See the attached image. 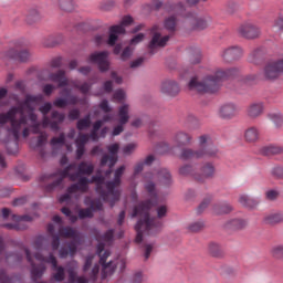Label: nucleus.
<instances>
[{
  "mask_svg": "<svg viewBox=\"0 0 283 283\" xmlns=\"http://www.w3.org/2000/svg\"><path fill=\"white\" fill-rule=\"evenodd\" d=\"M179 175L180 176H191V178L196 179V176H198V172H196L192 165L187 164L179 168Z\"/></svg>",
  "mask_w": 283,
  "mask_h": 283,
  "instance_id": "46",
  "label": "nucleus"
},
{
  "mask_svg": "<svg viewBox=\"0 0 283 283\" xmlns=\"http://www.w3.org/2000/svg\"><path fill=\"white\" fill-rule=\"evenodd\" d=\"M263 222L264 224H270L271 227L280 224V222H283V212H271L265 214Z\"/></svg>",
  "mask_w": 283,
  "mask_h": 283,
  "instance_id": "35",
  "label": "nucleus"
},
{
  "mask_svg": "<svg viewBox=\"0 0 283 283\" xmlns=\"http://www.w3.org/2000/svg\"><path fill=\"white\" fill-rule=\"evenodd\" d=\"M238 112H240V109L235 104L227 103L219 108V116L223 120H231L232 118H235V116H238Z\"/></svg>",
  "mask_w": 283,
  "mask_h": 283,
  "instance_id": "25",
  "label": "nucleus"
},
{
  "mask_svg": "<svg viewBox=\"0 0 283 283\" xmlns=\"http://www.w3.org/2000/svg\"><path fill=\"white\" fill-rule=\"evenodd\" d=\"M42 98L43 95H27L22 104L11 106L8 112L0 114V127H3V125H8L9 123L7 132L10 136H13L15 143L21 138V134L23 138L30 136L25 107H30V103H39Z\"/></svg>",
  "mask_w": 283,
  "mask_h": 283,
  "instance_id": "1",
  "label": "nucleus"
},
{
  "mask_svg": "<svg viewBox=\"0 0 283 283\" xmlns=\"http://www.w3.org/2000/svg\"><path fill=\"white\" fill-rule=\"evenodd\" d=\"M102 240H103V242H108V243L114 242V229H111V230L106 231L102 235Z\"/></svg>",
  "mask_w": 283,
  "mask_h": 283,
  "instance_id": "64",
  "label": "nucleus"
},
{
  "mask_svg": "<svg viewBox=\"0 0 283 283\" xmlns=\"http://www.w3.org/2000/svg\"><path fill=\"white\" fill-rule=\"evenodd\" d=\"M11 220H13V222H18V224H21L22 222H32V217L28 214H12Z\"/></svg>",
  "mask_w": 283,
  "mask_h": 283,
  "instance_id": "53",
  "label": "nucleus"
},
{
  "mask_svg": "<svg viewBox=\"0 0 283 283\" xmlns=\"http://www.w3.org/2000/svg\"><path fill=\"white\" fill-rule=\"evenodd\" d=\"M237 32L239 36L247 39L248 41H253L262 36V29L251 21L241 23L238 27Z\"/></svg>",
  "mask_w": 283,
  "mask_h": 283,
  "instance_id": "13",
  "label": "nucleus"
},
{
  "mask_svg": "<svg viewBox=\"0 0 283 283\" xmlns=\"http://www.w3.org/2000/svg\"><path fill=\"white\" fill-rule=\"evenodd\" d=\"M108 56H109V52L107 51L94 52L88 56V63H95L99 72H108L109 71V61L107 60Z\"/></svg>",
  "mask_w": 283,
  "mask_h": 283,
  "instance_id": "16",
  "label": "nucleus"
},
{
  "mask_svg": "<svg viewBox=\"0 0 283 283\" xmlns=\"http://www.w3.org/2000/svg\"><path fill=\"white\" fill-rule=\"evenodd\" d=\"M244 227H247V221L244 219H233L226 223V229H232L233 231L244 229Z\"/></svg>",
  "mask_w": 283,
  "mask_h": 283,
  "instance_id": "43",
  "label": "nucleus"
},
{
  "mask_svg": "<svg viewBox=\"0 0 283 283\" xmlns=\"http://www.w3.org/2000/svg\"><path fill=\"white\" fill-rule=\"evenodd\" d=\"M66 273L70 283H90V279L85 275H78V261L76 260L66 263Z\"/></svg>",
  "mask_w": 283,
  "mask_h": 283,
  "instance_id": "19",
  "label": "nucleus"
},
{
  "mask_svg": "<svg viewBox=\"0 0 283 283\" xmlns=\"http://www.w3.org/2000/svg\"><path fill=\"white\" fill-rule=\"evenodd\" d=\"M244 139L247 143L253 144L260 140V129L255 126H251L244 132Z\"/></svg>",
  "mask_w": 283,
  "mask_h": 283,
  "instance_id": "33",
  "label": "nucleus"
},
{
  "mask_svg": "<svg viewBox=\"0 0 283 283\" xmlns=\"http://www.w3.org/2000/svg\"><path fill=\"white\" fill-rule=\"evenodd\" d=\"M132 23H134V18H132V15H125L122 19L120 24H115L109 28L107 45H109L111 48L115 46L113 50L114 54L118 55L120 54V52H123V44H116V41H118L119 34H125L126 25H132Z\"/></svg>",
  "mask_w": 283,
  "mask_h": 283,
  "instance_id": "9",
  "label": "nucleus"
},
{
  "mask_svg": "<svg viewBox=\"0 0 283 283\" xmlns=\"http://www.w3.org/2000/svg\"><path fill=\"white\" fill-rule=\"evenodd\" d=\"M125 174V166H120L115 170L114 179L105 181V177L101 175L93 176V182L96 184V192L101 196L104 202H109L111 208L120 200V185L123 175Z\"/></svg>",
  "mask_w": 283,
  "mask_h": 283,
  "instance_id": "5",
  "label": "nucleus"
},
{
  "mask_svg": "<svg viewBox=\"0 0 283 283\" xmlns=\"http://www.w3.org/2000/svg\"><path fill=\"white\" fill-rule=\"evenodd\" d=\"M29 113H28V120H30L31 124V132L32 134H41V124L39 123V117L35 115L34 109L32 107H28Z\"/></svg>",
  "mask_w": 283,
  "mask_h": 283,
  "instance_id": "32",
  "label": "nucleus"
},
{
  "mask_svg": "<svg viewBox=\"0 0 283 283\" xmlns=\"http://www.w3.org/2000/svg\"><path fill=\"white\" fill-rule=\"evenodd\" d=\"M94 262V255H87L84 261V265L82 268L83 273H87L92 269V264Z\"/></svg>",
  "mask_w": 283,
  "mask_h": 283,
  "instance_id": "58",
  "label": "nucleus"
},
{
  "mask_svg": "<svg viewBox=\"0 0 283 283\" xmlns=\"http://www.w3.org/2000/svg\"><path fill=\"white\" fill-rule=\"evenodd\" d=\"M57 6L60 9H62L64 12H73L75 6L74 0H56Z\"/></svg>",
  "mask_w": 283,
  "mask_h": 283,
  "instance_id": "48",
  "label": "nucleus"
},
{
  "mask_svg": "<svg viewBox=\"0 0 283 283\" xmlns=\"http://www.w3.org/2000/svg\"><path fill=\"white\" fill-rule=\"evenodd\" d=\"M144 189L148 193L149 198L158 200V188H156V182H154V180L146 178Z\"/></svg>",
  "mask_w": 283,
  "mask_h": 283,
  "instance_id": "36",
  "label": "nucleus"
},
{
  "mask_svg": "<svg viewBox=\"0 0 283 283\" xmlns=\"http://www.w3.org/2000/svg\"><path fill=\"white\" fill-rule=\"evenodd\" d=\"M133 54H134V50H132V46H126L120 54V60L129 61V59H132Z\"/></svg>",
  "mask_w": 283,
  "mask_h": 283,
  "instance_id": "60",
  "label": "nucleus"
},
{
  "mask_svg": "<svg viewBox=\"0 0 283 283\" xmlns=\"http://www.w3.org/2000/svg\"><path fill=\"white\" fill-rule=\"evenodd\" d=\"M118 117L120 125H127L129 123V105L124 104L119 107Z\"/></svg>",
  "mask_w": 283,
  "mask_h": 283,
  "instance_id": "42",
  "label": "nucleus"
},
{
  "mask_svg": "<svg viewBox=\"0 0 283 283\" xmlns=\"http://www.w3.org/2000/svg\"><path fill=\"white\" fill-rule=\"evenodd\" d=\"M216 176V166L212 163H205L200 167V174L195 175L197 182H205L211 180Z\"/></svg>",
  "mask_w": 283,
  "mask_h": 283,
  "instance_id": "20",
  "label": "nucleus"
},
{
  "mask_svg": "<svg viewBox=\"0 0 283 283\" xmlns=\"http://www.w3.org/2000/svg\"><path fill=\"white\" fill-rule=\"evenodd\" d=\"M61 238H78V232L72 227H61L59 229Z\"/></svg>",
  "mask_w": 283,
  "mask_h": 283,
  "instance_id": "44",
  "label": "nucleus"
},
{
  "mask_svg": "<svg viewBox=\"0 0 283 283\" xmlns=\"http://www.w3.org/2000/svg\"><path fill=\"white\" fill-rule=\"evenodd\" d=\"M248 118L255 120V118H260L262 114H264V104L262 102L251 103L245 111Z\"/></svg>",
  "mask_w": 283,
  "mask_h": 283,
  "instance_id": "26",
  "label": "nucleus"
},
{
  "mask_svg": "<svg viewBox=\"0 0 283 283\" xmlns=\"http://www.w3.org/2000/svg\"><path fill=\"white\" fill-rule=\"evenodd\" d=\"M233 211V206L229 202L217 203L213 206V213L216 216H227V213H231Z\"/></svg>",
  "mask_w": 283,
  "mask_h": 283,
  "instance_id": "37",
  "label": "nucleus"
},
{
  "mask_svg": "<svg viewBox=\"0 0 283 283\" xmlns=\"http://www.w3.org/2000/svg\"><path fill=\"white\" fill-rule=\"evenodd\" d=\"M80 220H85V218H94V212L90 208L81 209L78 211Z\"/></svg>",
  "mask_w": 283,
  "mask_h": 283,
  "instance_id": "55",
  "label": "nucleus"
},
{
  "mask_svg": "<svg viewBox=\"0 0 283 283\" xmlns=\"http://www.w3.org/2000/svg\"><path fill=\"white\" fill-rule=\"evenodd\" d=\"M92 127V115L87 114L83 118L78 119L76 123V129L78 132H85Z\"/></svg>",
  "mask_w": 283,
  "mask_h": 283,
  "instance_id": "41",
  "label": "nucleus"
},
{
  "mask_svg": "<svg viewBox=\"0 0 283 283\" xmlns=\"http://www.w3.org/2000/svg\"><path fill=\"white\" fill-rule=\"evenodd\" d=\"M69 120H78L81 118V111L78 108H73L69 112Z\"/></svg>",
  "mask_w": 283,
  "mask_h": 283,
  "instance_id": "62",
  "label": "nucleus"
},
{
  "mask_svg": "<svg viewBox=\"0 0 283 283\" xmlns=\"http://www.w3.org/2000/svg\"><path fill=\"white\" fill-rule=\"evenodd\" d=\"M219 154L218 147L213 145L211 136H199V148H182L179 155L181 160H200V158H217Z\"/></svg>",
  "mask_w": 283,
  "mask_h": 283,
  "instance_id": "6",
  "label": "nucleus"
},
{
  "mask_svg": "<svg viewBox=\"0 0 283 283\" xmlns=\"http://www.w3.org/2000/svg\"><path fill=\"white\" fill-rule=\"evenodd\" d=\"M94 174V164L92 161H81L77 166L76 163H72L64 169H57L53 174L42 175L40 177L41 182L46 180H54L46 185V191H54L57 187L63 185L64 178H70L72 182H76L82 176H92Z\"/></svg>",
  "mask_w": 283,
  "mask_h": 283,
  "instance_id": "3",
  "label": "nucleus"
},
{
  "mask_svg": "<svg viewBox=\"0 0 283 283\" xmlns=\"http://www.w3.org/2000/svg\"><path fill=\"white\" fill-rule=\"evenodd\" d=\"M249 62L253 63V65H260L261 63H264V49H254L249 55Z\"/></svg>",
  "mask_w": 283,
  "mask_h": 283,
  "instance_id": "34",
  "label": "nucleus"
},
{
  "mask_svg": "<svg viewBox=\"0 0 283 283\" xmlns=\"http://www.w3.org/2000/svg\"><path fill=\"white\" fill-rule=\"evenodd\" d=\"M202 229H205V222L202 221L192 222L188 226V231H190V233H198L202 231Z\"/></svg>",
  "mask_w": 283,
  "mask_h": 283,
  "instance_id": "51",
  "label": "nucleus"
},
{
  "mask_svg": "<svg viewBox=\"0 0 283 283\" xmlns=\"http://www.w3.org/2000/svg\"><path fill=\"white\" fill-rule=\"evenodd\" d=\"M270 253L274 260H283V244L273 245Z\"/></svg>",
  "mask_w": 283,
  "mask_h": 283,
  "instance_id": "49",
  "label": "nucleus"
},
{
  "mask_svg": "<svg viewBox=\"0 0 283 283\" xmlns=\"http://www.w3.org/2000/svg\"><path fill=\"white\" fill-rule=\"evenodd\" d=\"M239 202L240 205H242V207H247L248 209H253V207H258V200L247 195H241L239 197Z\"/></svg>",
  "mask_w": 283,
  "mask_h": 283,
  "instance_id": "45",
  "label": "nucleus"
},
{
  "mask_svg": "<svg viewBox=\"0 0 283 283\" xmlns=\"http://www.w3.org/2000/svg\"><path fill=\"white\" fill-rule=\"evenodd\" d=\"M244 52L240 46H228L220 51V59L223 63H233L235 61H240Z\"/></svg>",
  "mask_w": 283,
  "mask_h": 283,
  "instance_id": "17",
  "label": "nucleus"
},
{
  "mask_svg": "<svg viewBox=\"0 0 283 283\" xmlns=\"http://www.w3.org/2000/svg\"><path fill=\"white\" fill-rule=\"evenodd\" d=\"M157 178L163 187H171V185H174V177L171 176V171L167 168L159 169L157 171Z\"/></svg>",
  "mask_w": 283,
  "mask_h": 283,
  "instance_id": "29",
  "label": "nucleus"
},
{
  "mask_svg": "<svg viewBox=\"0 0 283 283\" xmlns=\"http://www.w3.org/2000/svg\"><path fill=\"white\" fill-rule=\"evenodd\" d=\"M164 9L166 12L177 14V17H186L185 23L188 25L189 30H207L209 28V20L202 17H198V14L193 12H188L185 14V4L182 2H171L168 1L164 4Z\"/></svg>",
  "mask_w": 283,
  "mask_h": 283,
  "instance_id": "7",
  "label": "nucleus"
},
{
  "mask_svg": "<svg viewBox=\"0 0 283 283\" xmlns=\"http://www.w3.org/2000/svg\"><path fill=\"white\" fill-rule=\"evenodd\" d=\"M208 253H210L212 258H224V250L222 249V245L216 242H210L208 244Z\"/></svg>",
  "mask_w": 283,
  "mask_h": 283,
  "instance_id": "38",
  "label": "nucleus"
},
{
  "mask_svg": "<svg viewBox=\"0 0 283 283\" xmlns=\"http://www.w3.org/2000/svg\"><path fill=\"white\" fill-rule=\"evenodd\" d=\"M24 253L27 255L28 262L31 264V279L33 282H36L38 280H41L48 270L44 263L35 264L32 260V253L30 252V249L24 248Z\"/></svg>",
  "mask_w": 283,
  "mask_h": 283,
  "instance_id": "18",
  "label": "nucleus"
},
{
  "mask_svg": "<svg viewBox=\"0 0 283 283\" xmlns=\"http://www.w3.org/2000/svg\"><path fill=\"white\" fill-rule=\"evenodd\" d=\"M60 96L64 97H57L53 101L54 107H57L59 109H65L67 105H78V96L72 95L70 88H62L60 91Z\"/></svg>",
  "mask_w": 283,
  "mask_h": 283,
  "instance_id": "15",
  "label": "nucleus"
},
{
  "mask_svg": "<svg viewBox=\"0 0 283 283\" xmlns=\"http://www.w3.org/2000/svg\"><path fill=\"white\" fill-rule=\"evenodd\" d=\"M151 207H154V203L148 199L142 201L133 210L132 218L139 216V220L135 226V231H137L135 242L137 244L143 242V233H146V235H157V233L163 231V221H160V218H165L167 216V206H159L157 208V218L150 217L149 211H151Z\"/></svg>",
  "mask_w": 283,
  "mask_h": 283,
  "instance_id": "2",
  "label": "nucleus"
},
{
  "mask_svg": "<svg viewBox=\"0 0 283 283\" xmlns=\"http://www.w3.org/2000/svg\"><path fill=\"white\" fill-rule=\"evenodd\" d=\"M151 33H153V38L148 44V52L151 56H154V54H156V52H158L160 48H165V45H167V42L169 41L170 36L169 35L163 36L158 32V25H154L151 28Z\"/></svg>",
  "mask_w": 283,
  "mask_h": 283,
  "instance_id": "14",
  "label": "nucleus"
},
{
  "mask_svg": "<svg viewBox=\"0 0 283 283\" xmlns=\"http://www.w3.org/2000/svg\"><path fill=\"white\" fill-rule=\"evenodd\" d=\"M92 182H96L94 181V177H92L91 180L87 177H80L76 184H73L67 188V191L69 193H76L78 191H81V193H87Z\"/></svg>",
  "mask_w": 283,
  "mask_h": 283,
  "instance_id": "21",
  "label": "nucleus"
},
{
  "mask_svg": "<svg viewBox=\"0 0 283 283\" xmlns=\"http://www.w3.org/2000/svg\"><path fill=\"white\" fill-rule=\"evenodd\" d=\"M63 43V34L54 33L42 38V45L43 48H56Z\"/></svg>",
  "mask_w": 283,
  "mask_h": 283,
  "instance_id": "28",
  "label": "nucleus"
},
{
  "mask_svg": "<svg viewBox=\"0 0 283 283\" xmlns=\"http://www.w3.org/2000/svg\"><path fill=\"white\" fill-rule=\"evenodd\" d=\"M35 260L39 262H45L46 264H51L53 269L52 279L54 282H63L65 280V268L59 265V261H56V256L53 253H50L49 256H44L41 253L34 254Z\"/></svg>",
  "mask_w": 283,
  "mask_h": 283,
  "instance_id": "11",
  "label": "nucleus"
},
{
  "mask_svg": "<svg viewBox=\"0 0 283 283\" xmlns=\"http://www.w3.org/2000/svg\"><path fill=\"white\" fill-rule=\"evenodd\" d=\"M14 276L8 275V272L6 270H0V283H13Z\"/></svg>",
  "mask_w": 283,
  "mask_h": 283,
  "instance_id": "56",
  "label": "nucleus"
},
{
  "mask_svg": "<svg viewBox=\"0 0 283 283\" xmlns=\"http://www.w3.org/2000/svg\"><path fill=\"white\" fill-rule=\"evenodd\" d=\"M88 140L90 136L87 134H80L78 137L75 139V145L80 147H85Z\"/></svg>",
  "mask_w": 283,
  "mask_h": 283,
  "instance_id": "54",
  "label": "nucleus"
},
{
  "mask_svg": "<svg viewBox=\"0 0 283 283\" xmlns=\"http://www.w3.org/2000/svg\"><path fill=\"white\" fill-rule=\"evenodd\" d=\"M238 74H240V70L237 67L219 69L213 75H208L203 80L192 77L188 83V88L199 94H216L220 90L222 81L233 78Z\"/></svg>",
  "mask_w": 283,
  "mask_h": 283,
  "instance_id": "4",
  "label": "nucleus"
},
{
  "mask_svg": "<svg viewBox=\"0 0 283 283\" xmlns=\"http://www.w3.org/2000/svg\"><path fill=\"white\" fill-rule=\"evenodd\" d=\"M50 145L51 147H63L65 145V133H61L59 137H53Z\"/></svg>",
  "mask_w": 283,
  "mask_h": 283,
  "instance_id": "50",
  "label": "nucleus"
},
{
  "mask_svg": "<svg viewBox=\"0 0 283 283\" xmlns=\"http://www.w3.org/2000/svg\"><path fill=\"white\" fill-rule=\"evenodd\" d=\"M266 200L275 201L280 198V190L271 189L265 192Z\"/></svg>",
  "mask_w": 283,
  "mask_h": 283,
  "instance_id": "57",
  "label": "nucleus"
},
{
  "mask_svg": "<svg viewBox=\"0 0 283 283\" xmlns=\"http://www.w3.org/2000/svg\"><path fill=\"white\" fill-rule=\"evenodd\" d=\"M1 227H3L4 229H9V231H23L25 229H28L27 226H23L21 223H4V224H1Z\"/></svg>",
  "mask_w": 283,
  "mask_h": 283,
  "instance_id": "52",
  "label": "nucleus"
},
{
  "mask_svg": "<svg viewBox=\"0 0 283 283\" xmlns=\"http://www.w3.org/2000/svg\"><path fill=\"white\" fill-rule=\"evenodd\" d=\"M97 255L99 256V264H102L103 270H102V277L105 279L109 275L114 274V271H116V264H114V262H107V258L111 255L109 250L105 251V243L104 242H99L97 244V251H96Z\"/></svg>",
  "mask_w": 283,
  "mask_h": 283,
  "instance_id": "12",
  "label": "nucleus"
},
{
  "mask_svg": "<svg viewBox=\"0 0 283 283\" xmlns=\"http://www.w3.org/2000/svg\"><path fill=\"white\" fill-rule=\"evenodd\" d=\"M91 211H103V202L101 199L91 200Z\"/></svg>",
  "mask_w": 283,
  "mask_h": 283,
  "instance_id": "61",
  "label": "nucleus"
},
{
  "mask_svg": "<svg viewBox=\"0 0 283 283\" xmlns=\"http://www.w3.org/2000/svg\"><path fill=\"white\" fill-rule=\"evenodd\" d=\"M261 154L262 156H277V154H283V147L275 145L264 146L261 149Z\"/></svg>",
  "mask_w": 283,
  "mask_h": 283,
  "instance_id": "40",
  "label": "nucleus"
},
{
  "mask_svg": "<svg viewBox=\"0 0 283 283\" xmlns=\"http://www.w3.org/2000/svg\"><path fill=\"white\" fill-rule=\"evenodd\" d=\"M7 56L18 63H28L32 59V53L28 49H11L8 51Z\"/></svg>",
  "mask_w": 283,
  "mask_h": 283,
  "instance_id": "22",
  "label": "nucleus"
},
{
  "mask_svg": "<svg viewBox=\"0 0 283 283\" xmlns=\"http://www.w3.org/2000/svg\"><path fill=\"white\" fill-rule=\"evenodd\" d=\"M27 25H34L41 21V12L38 9H29L28 12L22 13Z\"/></svg>",
  "mask_w": 283,
  "mask_h": 283,
  "instance_id": "31",
  "label": "nucleus"
},
{
  "mask_svg": "<svg viewBox=\"0 0 283 283\" xmlns=\"http://www.w3.org/2000/svg\"><path fill=\"white\" fill-rule=\"evenodd\" d=\"M116 163H118V157L109 156L108 154H104L102 156L99 167H106V165L108 166V169L105 171L106 178H109V176H112V171L116 166Z\"/></svg>",
  "mask_w": 283,
  "mask_h": 283,
  "instance_id": "27",
  "label": "nucleus"
},
{
  "mask_svg": "<svg viewBox=\"0 0 283 283\" xmlns=\"http://www.w3.org/2000/svg\"><path fill=\"white\" fill-rule=\"evenodd\" d=\"M164 28L170 32V34H174L176 30H178V18L176 15H169L166 18L164 21Z\"/></svg>",
  "mask_w": 283,
  "mask_h": 283,
  "instance_id": "39",
  "label": "nucleus"
},
{
  "mask_svg": "<svg viewBox=\"0 0 283 283\" xmlns=\"http://www.w3.org/2000/svg\"><path fill=\"white\" fill-rule=\"evenodd\" d=\"M193 140V136L191 134L185 132V130H179L175 133L172 136V143L175 147L178 149H181V147H187L188 145H191Z\"/></svg>",
  "mask_w": 283,
  "mask_h": 283,
  "instance_id": "23",
  "label": "nucleus"
},
{
  "mask_svg": "<svg viewBox=\"0 0 283 283\" xmlns=\"http://www.w3.org/2000/svg\"><path fill=\"white\" fill-rule=\"evenodd\" d=\"M160 92L167 96L176 97L180 94V85L175 80H165L161 83Z\"/></svg>",
  "mask_w": 283,
  "mask_h": 283,
  "instance_id": "24",
  "label": "nucleus"
},
{
  "mask_svg": "<svg viewBox=\"0 0 283 283\" xmlns=\"http://www.w3.org/2000/svg\"><path fill=\"white\" fill-rule=\"evenodd\" d=\"M39 111L41 112L42 127H50L52 132H59L61 129L62 123L65 122V114L59 111H52V103L46 102L44 105L40 106ZM51 112V117L48 116Z\"/></svg>",
  "mask_w": 283,
  "mask_h": 283,
  "instance_id": "8",
  "label": "nucleus"
},
{
  "mask_svg": "<svg viewBox=\"0 0 283 283\" xmlns=\"http://www.w3.org/2000/svg\"><path fill=\"white\" fill-rule=\"evenodd\" d=\"M49 81H52V83H57V87H67L70 83L67 77H65V71L63 70H59L55 73H50Z\"/></svg>",
  "mask_w": 283,
  "mask_h": 283,
  "instance_id": "30",
  "label": "nucleus"
},
{
  "mask_svg": "<svg viewBox=\"0 0 283 283\" xmlns=\"http://www.w3.org/2000/svg\"><path fill=\"white\" fill-rule=\"evenodd\" d=\"M116 6V2L114 0H105L101 3L99 8L101 10L109 11L111 9Z\"/></svg>",
  "mask_w": 283,
  "mask_h": 283,
  "instance_id": "63",
  "label": "nucleus"
},
{
  "mask_svg": "<svg viewBox=\"0 0 283 283\" xmlns=\"http://www.w3.org/2000/svg\"><path fill=\"white\" fill-rule=\"evenodd\" d=\"M283 74V57L268 60L262 70L264 81H277Z\"/></svg>",
  "mask_w": 283,
  "mask_h": 283,
  "instance_id": "10",
  "label": "nucleus"
},
{
  "mask_svg": "<svg viewBox=\"0 0 283 283\" xmlns=\"http://www.w3.org/2000/svg\"><path fill=\"white\" fill-rule=\"evenodd\" d=\"M271 175L276 178L277 180H283V167L282 166H275L271 170Z\"/></svg>",
  "mask_w": 283,
  "mask_h": 283,
  "instance_id": "59",
  "label": "nucleus"
},
{
  "mask_svg": "<svg viewBox=\"0 0 283 283\" xmlns=\"http://www.w3.org/2000/svg\"><path fill=\"white\" fill-rule=\"evenodd\" d=\"M268 118L272 120V123L275 125L276 129H280L283 127V115L282 113H270L268 115Z\"/></svg>",
  "mask_w": 283,
  "mask_h": 283,
  "instance_id": "47",
  "label": "nucleus"
}]
</instances>
